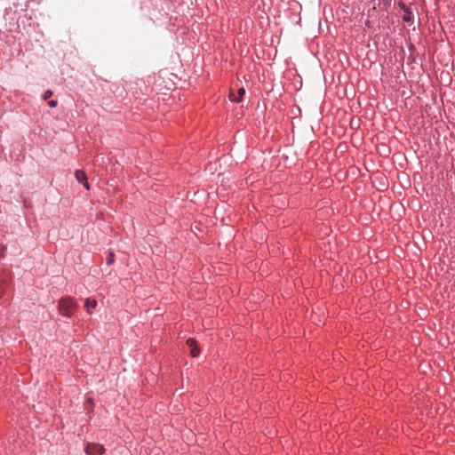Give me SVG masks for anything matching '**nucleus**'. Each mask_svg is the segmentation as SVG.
I'll use <instances>...</instances> for the list:
<instances>
[{"instance_id": "obj_1", "label": "nucleus", "mask_w": 455, "mask_h": 455, "mask_svg": "<svg viewBox=\"0 0 455 455\" xmlns=\"http://www.w3.org/2000/svg\"><path fill=\"white\" fill-rule=\"evenodd\" d=\"M76 307V301L71 297L63 298L59 302L60 313L67 317H70L73 315Z\"/></svg>"}, {"instance_id": "obj_2", "label": "nucleus", "mask_w": 455, "mask_h": 455, "mask_svg": "<svg viewBox=\"0 0 455 455\" xmlns=\"http://www.w3.org/2000/svg\"><path fill=\"white\" fill-rule=\"evenodd\" d=\"M104 451V447L99 443H88L85 447V452L88 455H102Z\"/></svg>"}, {"instance_id": "obj_3", "label": "nucleus", "mask_w": 455, "mask_h": 455, "mask_svg": "<svg viewBox=\"0 0 455 455\" xmlns=\"http://www.w3.org/2000/svg\"><path fill=\"white\" fill-rule=\"evenodd\" d=\"M75 177L79 183H82L86 189H90V184L87 180V175L82 170H76L75 172Z\"/></svg>"}, {"instance_id": "obj_4", "label": "nucleus", "mask_w": 455, "mask_h": 455, "mask_svg": "<svg viewBox=\"0 0 455 455\" xmlns=\"http://www.w3.org/2000/svg\"><path fill=\"white\" fill-rule=\"evenodd\" d=\"M187 345L190 347V355L193 357H196L199 355V349L196 347V342L193 339H188L187 340Z\"/></svg>"}, {"instance_id": "obj_5", "label": "nucleus", "mask_w": 455, "mask_h": 455, "mask_svg": "<svg viewBox=\"0 0 455 455\" xmlns=\"http://www.w3.org/2000/svg\"><path fill=\"white\" fill-rule=\"evenodd\" d=\"M244 92H245V91H244L243 88H239L238 91H237V95H235L233 92H230L229 93V98L233 101L239 102V101H241L242 97L244 95Z\"/></svg>"}, {"instance_id": "obj_6", "label": "nucleus", "mask_w": 455, "mask_h": 455, "mask_svg": "<svg viewBox=\"0 0 455 455\" xmlns=\"http://www.w3.org/2000/svg\"><path fill=\"white\" fill-rule=\"evenodd\" d=\"M97 306V301L95 299H86L84 301V307L87 309V312L91 314L90 307L95 308Z\"/></svg>"}, {"instance_id": "obj_7", "label": "nucleus", "mask_w": 455, "mask_h": 455, "mask_svg": "<svg viewBox=\"0 0 455 455\" xmlns=\"http://www.w3.org/2000/svg\"><path fill=\"white\" fill-rule=\"evenodd\" d=\"M403 20L405 22H409V21H411L412 20V13H411V12L409 9H405L404 14L403 16Z\"/></svg>"}, {"instance_id": "obj_8", "label": "nucleus", "mask_w": 455, "mask_h": 455, "mask_svg": "<svg viewBox=\"0 0 455 455\" xmlns=\"http://www.w3.org/2000/svg\"><path fill=\"white\" fill-rule=\"evenodd\" d=\"M114 259H115V255H114V253H113V252H110V253L108 254V257L107 258V263H108V265H111V264L114 262V260H115Z\"/></svg>"}, {"instance_id": "obj_9", "label": "nucleus", "mask_w": 455, "mask_h": 455, "mask_svg": "<svg viewBox=\"0 0 455 455\" xmlns=\"http://www.w3.org/2000/svg\"><path fill=\"white\" fill-rule=\"evenodd\" d=\"M52 95V92L48 90L44 92V99L46 100V99L50 98Z\"/></svg>"}, {"instance_id": "obj_10", "label": "nucleus", "mask_w": 455, "mask_h": 455, "mask_svg": "<svg viewBox=\"0 0 455 455\" xmlns=\"http://www.w3.org/2000/svg\"><path fill=\"white\" fill-rule=\"evenodd\" d=\"M49 106L52 107V108H54L57 106V101L56 100H51L48 102Z\"/></svg>"}, {"instance_id": "obj_11", "label": "nucleus", "mask_w": 455, "mask_h": 455, "mask_svg": "<svg viewBox=\"0 0 455 455\" xmlns=\"http://www.w3.org/2000/svg\"><path fill=\"white\" fill-rule=\"evenodd\" d=\"M399 6L403 10V12L405 11V9H408V8L406 7V5H405L404 4H403V3H400V4H399Z\"/></svg>"}, {"instance_id": "obj_12", "label": "nucleus", "mask_w": 455, "mask_h": 455, "mask_svg": "<svg viewBox=\"0 0 455 455\" xmlns=\"http://www.w3.org/2000/svg\"><path fill=\"white\" fill-rule=\"evenodd\" d=\"M4 250H5V247L2 246V247L0 248V256H2V255H3V251H4Z\"/></svg>"}]
</instances>
